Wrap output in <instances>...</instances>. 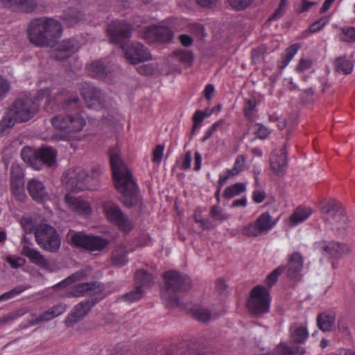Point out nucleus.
<instances>
[{"label":"nucleus","instance_id":"1","mask_svg":"<svg viewBox=\"0 0 355 355\" xmlns=\"http://www.w3.org/2000/svg\"><path fill=\"white\" fill-rule=\"evenodd\" d=\"M62 32V27L60 21L46 17L35 18L27 27V36L30 42L39 47L53 46Z\"/></svg>","mask_w":355,"mask_h":355},{"label":"nucleus","instance_id":"2","mask_svg":"<svg viewBox=\"0 0 355 355\" xmlns=\"http://www.w3.org/2000/svg\"><path fill=\"white\" fill-rule=\"evenodd\" d=\"M110 164L115 187L123 194L122 201L126 207H132L139 196L131 172L121 157H110Z\"/></svg>","mask_w":355,"mask_h":355},{"label":"nucleus","instance_id":"3","mask_svg":"<svg viewBox=\"0 0 355 355\" xmlns=\"http://www.w3.org/2000/svg\"><path fill=\"white\" fill-rule=\"evenodd\" d=\"M40 105L35 100L28 97L18 98L6 108L0 121V132L14 126L15 123H25L32 119L39 112Z\"/></svg>","mask_w":355,"mask_h":355},{"label":"nucleus","instance_id":"4","mask_svg":"<svg viewBox=\"0 0 355 355\" xmlns=\"http://www.w3.org/2000/svg\"><path fill=\"white\" fill-rule=\"evenodd\" d=\"M165 289L162 291V296L168 305L174 306L179 305L177 295L178 291H186L191 286V280L189 277L182 276L177 271H168L164 273Z\"/></svg>","mask_w":355,"mask_h":355},{"label":"nucleus","instance_id":"5","mask_svg":"<svg viewBox=\"0 0 355 355\" xmlns=\"http://www.w3.org/2000/svg\"><path fill=\"white\" fill-rule=\"evenodd\" d=\"M71 242L77 247L89 252H100L105 249L109 241L100 236L86 234L84 232H71L68 234Z\"/></svg>","mask_w":355,"mask_h":355},{"label":"nucleus","instance_id":"6","mask_svg":"<svg viewBox=\"0 0 355 355\" xmlns=\"http://www.w3.org/2000/svg\"><path fill=\"white\" fill-rule=\"evenodd\" d=\"M35 240L44 250L55 252L61 245L60 237L55 229L47 224H41L35 228Z\"/></svg>","mask_w":355,"mask_h":355},{"label":"nucleus","instance_id":"7","mask_svg":"<svg viewBox=\"0 0 355 355\" xmlns=\"http://www.w3.org/2000/svg\"><path fill=\"white\" fill-rule=\"evenodd\" d=\"M270 301L268 291L264 286L258 285L250 291L247 306L252 314L259 315L269 311Z\"/></svg>","mask_w":355,"mask_h":355},{"label":"nucleus","instance_id":"8","mask_svg":"<svg viewBox=\"0 0 355 355\" xmlns=\"http://www.w3.org/2000/svg\"><path fill=\"white\" fill-rule=\"evenodd\" d=\"M103 210L107 221L116 225L122 231L128 232L132 229V222L123 214L120 207L114 202L106 201L103 202Z\"/></svg>","mask_w":355,"mask_h":355},{"label":"nucleus","instance_id":"9","mask_svg":"<svg viewBox=\"0 0 355 355\" xmlns=\"http://www.w3.org/2000/svg\"><path fill=\"white\" fill-rule=\"evenodd\" d=\"M132 26L124 21H114L107 26V32L110 42L119 44L123 48L131 37Z\"/></svg>","mask_w":355,"mask_h":355},{"label":"nucleus","instance_id":"10","mask_svg":"<svg viewBox=\"0 0 355 355\" xmlns=\"http://www.w3.org/2000/svg\"><path fill=\"white\" fill-rule=\"evenodd\" d=\"M51 123L55 128L67 133L78 132L82 130L86 124L85 120L79 114L56 115L51 119Z\"/></svg>","mask_w":355,"mask_h":355},{"label":"nucleus","instance_id":"11","mask_svg":"<svg viewBox=\"0 0 355 355\" xmlns=\"http://www.w3.org/2000/svg\"><path fill=\"white\" fill-rule=\"evenodd\" d=\"M327 223L334 231H343L348 227V218L345 211L328 202L322 208Z\"/></svg>","mask_w":355,"mask_h":355},{"label":"nucleus","instance_id":"12","mask_svg":"<svg viewBox=\"0 0 355 355\" xmlns=\"http://www.w3.org/2000/svg\"><path fill=\"white\" fill-rule=\"evenodd\" d=\"M84 178H85V171L83 168H71L62 174L61 182L67 189L80 191L85 189Z\"/></svg>","mask_w":355,"mask_h":355},{"label":"nucleus","instance_id":"13","mask_svg":"<svg viewBox=\"0 0 355 355\" xmlns=\"http://www.w3.org/2000/svg\"><path fill=\"white\" fill-rule=\"evenodd\" d=\"M121 49L126 60L132 64H137L152 59L148 49L139 42H128Z\"/></svg>","mask_w":355,"mask_h":355},{"label":"nucleus","instance_id":"14","mask_svg":"<svg viewBox=\"0 0 355 355\" xmlns=\"http://www.w3.org/2000/svg\"><path fill=\"white\" fill-rule=\"evenodd\" d=\"M142 37L148 43L164 44L172 40L173 33L166 26H149L142 33Z\"/></svg>","mask_w":355,"mask_h":355},{"label":"nucleus","instance_id":"15","mask_svg":"<svg viewBox=\"0 0 355 355\" xmlns=\"http://www.w3.org/2000/svg\"><path fill=\"white\" fill-rule=\"evenodd\" d=\"M80 99L78 96L67 97L63 92L56 94L50 98L46 109L48 112H53L60 109H74L77 107Z\"/></svg>","mask_w":355,"mask_h":355},{"label":"nucleus","instance_id":"16","mask_svg":"<svg viewBox=\"0 0 355 355\" xmlns=\"http://www.w3.org/2000/svg\"><path fill=\"white\" fill-rule=\"evenodd\" d=\"M64 202L69 209L81 216H89L92 213V208L89 202L80 197H75L71 194H66Z\"/></svg>","mask_w":355,"mask_h":355},{"label":"nucleus","instance_id":"17","mask_svg":"<svg viewBox=\"0 0 355 355\" xmlns=\"http://www.w3.org/2000/svg\"><path fill=\"white\" fill-rule=\"evenodd\" d=\"M81 94L88 107L103 106L105 102L104 96L98 88L89 84H85L81 87Z\"/></svg>","mask_w":355,"mask_h":355},{"label":"nucleus","instance_id":"18","mask_svg":"<svg viewBox=\"0 0 355 355\" xmlns=\"http://www.w3.org/2000/svg\"><path fill=\"white\" fill-rule=\"evenodd\" d=\"M78 49V44L75 39L64 40L58 44L53 57L55 60L63 61L73 54Z\"/></svg>","mask_w":355,"mask_h":355},{"label":"nucleus","instance_id":"19","mask_svg":"<svg viewBox=\"0 0 355 355\" xmlns=\"http://www.w3.org/2000/svg\"><path fill=\"white\" fill-rule=\"evenodd\" d=\"M33 243L26 236H24L21 241V254L28 257L33 263L40 266H45L47 261L41 253L33 247Z\"/></svg>","mask_w":355,"mask_h":355},{"label":"nucleus","instance_id":"20","mask_svg":"<svg viewBox=\"0 0 355 355\" xmlns=\"http://www.w3.org/2000/svg\"><path fill=\"white\" fill-rule=\"evenodd\" d=\"M12 189L15 197L19 201H24L26 198L24 191V181L22 178L21 168L13 164L12 166Z\"/></svg>","mask_w":355,"mask_h":355},{"label":"nucleus","instance_id":"21","mask_svg":"<svg viewBox=\"0 0 355 355\" xmlns=\"http://www.w3.org/2000/svg\"><path fill=\"white\" fill-rule=\"evenodd\" d=\"M101 291V286L97 283L78 284L67 289V297H80L85 295L97 294Z\"/></svg>","mask_w":355,"mask_h":355},{"label":"nucleus","instance_id":"22","mask_svg":"<svg viewBox=\"0 0 355 355\" xmlns=\"http://www.w3.org/2000/svg\"><path fill=\"white\" fill-rule=\"evenodd\" d=\"M27 189L32 198L37 202H43L50 199L45 186L39 180H30L27 184Z\"/></svg>","mask_w":355,"mask_h":355},{"label":"nucleus","instance_id":"23","mask_svg":"<svg viewBox=\"0 0 355 355\" xmlns=\"http://www.w3.org/2000/svg\"><path fill=\"white\" fill-rule=\"evenodd\" d=\"M2 3L8 9L24 13L33 12L37 6L35 0H2Z\"/></svg>","mask_w":355,"mask_h":355},{"label":"nucleus","instance_id":"24","mask_svg":"<svg viewBox=\"0 0 355 355\" xmlns=\"http://www.w3.org/2000/svg\"><path fill=\"white\" fill-rule=\"evenodd\" d=\"M67 309L64 304H58L40 315L34 314L31 318V324H35L43 321L51 320L62 315Z\"/></svg>","mask_w":355,"mask_h":355},{"label":"nucleus","instance_id":"25","mask_svg":"<svg viewBox=\"0 0 355 355\" xmlns=\"http://www.w3.org/2000/svg\"><path fill=\"white\" fill-rule=\"evenodd\" d=\"M93 303L90 300H85L78 304L73 311L69 314L66 323L71 326L83 318L90 311Z\"/></svg>","mask_w":355,"mask_h":355},{"label":"nucleus","instance_id":"26","mask_svg":"<svg viewBox=\"0 0 355 355\" xmlns=\"http://www.w3.org/2000/svg\"><path fill=\"white\" fill-rule=\"evenodd\" d=\"M312 214V209L309 207L299 206L288 218V225L294 227L305 222Z\"/></svg>","mask_w":355,"mask_h":355},{"label":"nucleus","instance_id":"27","mask_svg":"<svg viewBox=\"0 0 355 355\" xmlns=\"http://www.w3.org/2000/svg\"><path fill=\"white\" fill-rule=\"evenodd\" d=\"M322 248L332 257H341L347 254L349 251L347 245L336 241H323Z\"/></svg>","mask_w":355,"mask_h":355},{"label":"nucleus","instance_id":"28","mask_svg":"<svg viewBox=\"0 0 355 355\" xmlns=\"http://www.w3.org/2000/svg\"><path fill=\"white\" fill-rule=\"evenodd\" d=\"M103 170L100 166H94L89 172L85 171L84 183L85 189L96 190L101 186V175Z\"/></svg>","mask_w":355,"mask_h":355},{"label":"nucleus","instance_id":"29","mask_svg":"<svg viewBox=\"0 0 355 355\" xmlns=\"http://www.w3.org/2000/svg\"><path fill=\"white\" fill-rule=\"evenodd\" d=\"M24 162L35 170H40L44 165L53 167L56 165L55 157H22Z\"/></svg>","mask_w":355,"mask_h":355},{"label":"nucleus","instance_id":"30","mask_svg":"<svg viewBox=\"0 0 355 355\" xmlns=\"http://www.w3.org/2000/svg\"><path fill=\"white\" fill-rule=\"evenodd\" d=\"M303 268V259L299 252L293 253L288 259L287 275L291 278L297 277Z\"/></svg>","mask_w":355,"mask_h":355},{"label":"nucleus","instance_id":"31","mask_svg":"<svg viewBox=\"0 0 355 355\" xmlns=\"http://www.w3.org/2000/svg\"><path fill=\"white\" fill-rule=\"evenodd\" d=\"M86 70L90 76L98 79L105 78L110 73L107 66L102 60L92 62L87 65Z\"/></svg>","mask_w":355,"mask_h":355},{"label":"nucleus","instance_id":"32","mask_svg":"<svg viewBox=\"0 0 355 355\" xmlns=\"http://www.w3.org/2000/svg\"><path fill=\"white\" fill-rule=\"evenodd\" d=\"M133 251V249H128L125 245H118L112 253V261L113 265L121 267L128 263L127 255L129 252Z\"/></svg>","mask_w":355,"mask_h":355},{"label":"nucleus","instance_id":"33","mask_svg":"<svg viewBox=\"0 0 355 355\" xmlns=\"http://www.w3.org/2000/svg\"><path fill=\"white\" fill-rule=\"evenodd\" d=\"M287 165L286 157H270V170L274 175H283L286 173Z\"/></svg>","mask_w":355,"mask_h":355},{"label":"nucleus","instance_id":"34","mask_svg":"<svg viewBox=\"0 0 355 355\" xmlns=\"http://www.w3.org/2000/svg\"><path fill=\"white\" fill-rule=\"evenodd\" d=\"M56 153L55 150L47 146H42L37 149L26 146L20 150V155H56Z\"/></svg>","mask_w":355,"mask_h":355},{"label":"nucleus","instance_id":"35","mask_svg":"<svg viewBox=\"0 0 355 355\" xmlns=\"http://www.w3.org/2000/svg\"><path fill=\"white\" fill-rule=\"evenodd\" d=\"M241 232L243 236L250 238H255L265 234L257 219L254 221L243 225Z\"/></svg>","mask_w":355,"mask_h":355},{"label":"nucleus","instance_id":"36","mask_svg":"<svg viewBox=\"0 0 355 355\" xmlns=\"http://www.w3.org/2000/svg\"><path fill=\"white\" fill-rule=\"evenodd\" d=\"M241 232L243 236L250 238H255L265 234L257 219L254 221L243 225Z\"/></svg>","mask_w":355,"mask_h":355},{"label":"nucleus","instance_id":"37","mask_svg":"<svg viewBox=\"0 0 355 355\" xmlns=\"http://www.w3.org/2000/svg\"><path fill=\"white\" fill-rule=\"evenodd\" d=\"M257 220L266 234L277 225L279 218L273 219L269 212H264L257 217Z\"/></svg>","mask_w":355,"mask_h":355},{"label":"nucleus","instance_id":"38","mask_svg":"<svg viewBox=\"0 0 355 355\" xmlns=\"http://www.w3.org/2000/svg\"><path fill=\"white\" fill-rule=\"evenodd\" d=\"M334 65L338 73L344 75L350 74L354 68V64L347 60L345 56L337 58L334 60Z\"/></svg>","mask_w":355,"mask_h":355},{"label":"nucleus","instance_id":"39","mask_svg":"<svg viewBox=\"0 0 355 355\" xmlns=\"http://www.w3.org/2000/svg\"><path fill=\"white\" fill-rule=\"evenodd\" d=\"M173 57L185 67L192 65L194 55L192 51L186 49H176L173 52Z\"/></svg>","mask_w":355,"mask_h":355},{"label":"nucleus","instance_id":"40","mask_svg":"<svg viewBox=\"0 0 355 355\" xmlns=\"http://www.w3.org/2000/svg\"><path fill=\"white\" fill-rule=\"evenodd\" d=\"M291 339L295 343H303L309 336L306 327L293 325L291 327Z\"/></svg>","mask_w":355,"mask_h":355},{"label":"nucleus","instance_id":"41","mask_svg":"<svg viewBox=\"0 0 355 355\" xmlns=\"http://www.w3.org/2000/svg\"><path fill=\"white\" fill-rule=\"evenodd\" d=\"M335 318L331 314L323 313L318 318V324L319 328L323 331H328L332 329Z\"/></svg>","mask_w":355,"mask_h":355},{"label":"nucleus","instance_id":"42","mask_svg":"<svg viewBox=\"0 0 355 355\" xmlns=\"http://www.w3.org/2000/svg\"><path fill=\"white\" fill-rule=\"evenodd\" d=\"M245 189V184L244 183L239 182L227 187L224 191L223 195L226 198L230 199L234 196L244 192Z\"/></svg>","mask_w":355,"mask_h":355},{"label":"nucleus","instance_id":"43","mask_svg":"<svg viewBox=\"0 0 355 355\" xmlns=\"http://www.w3.org/2000/svg\"><path fill=\"white\" fill-rule=\"evenodd\" d=\"M340 40L347 43H355V27L345 26L340 28Z\"/></svg>","mask_w":355,"mask_h":355},{"label":"nucleus","instance_id":"44","mask_svg":"<svg viewBox=\"0 0 355 355\" xmlns=\"http://www.w3.org/2000/svg\"><path fill=\"white\" fill-rule=\"evenodd\" d=\"M86 275H87V273L84 270H79V271L73 273L71 276L68 277L64 280L62 281L61 282L57 284L55 286V288L68 286L69 285H70L71 284H73L75 282H77L80 280L83 279Z\"/></svg>","mask_w":355,"mask_h":355},{"label":"nucleus","instance_id":"45","mask_svg":"<svg viewBox=\"0 0 355 355\" xmlns=\"http://www.w3.org/2000/svg\"><path fill=\"white\" fill-rule=\"evenodd\" d=\"M135 279L137 286H140L142 288L144 286H147L150 284L153 278L152 275L149 273H147L144 270H137L135 274Z\"/></svg>","mask_w":355,"mask_h":355},{"label":"nucleus","instance_id":"46","mask_svg":"<svg viewBox=\"0 0 355 355\" xmlns=\"http://www.w3.org/2000/svg\"><path fill=\"white\" fill-rule=\"evenodd\" d=\"M300 45L298 44H294L286 49V55L283 58L282 61L281 68H284L293 59V56L296 54L297 51L300 49Z\"/></svg>","mask_w":355,"mask_h":355},{"label":"nucleus","instance_id":"47","mask_svg":"<svg viewBox=\"0 0 355 355\" xmlns=\"http://www.w3.org/2000/svg\"><path fill=\"white\" fill-rule=\"evenodd\" d=\"M300 45L298 44H294L286 49V55L283 58L282 61L281 68H284L293 59V56L296 54L297 51L300 49Z\"/></svg>","mask_w":355,"mask_h":355},{"label":"nucleus","instance_id":"48","mask_svg":"<svg viewBox=\"0 0 355 355\" xmlns=\"http://www.w3.org/2000/svg\"><path fill=\"white\" fill-rule=\"evenodd\" d=\"M254 0H227L230 7L236 11H243L248 8Z\"/></svg>","mask_w":355,"mask_h":355},{"label":"nucleus","instance_id":"49","mask_svg":"<svg viewBox=\"0 0 355 355\" xmlns=\"http://www.w3.org/2000/svg\"><path fill=\"white\" fill-rule=\"evenodd\" d=\"M144 290L141 288L140 286H137L135 291L127 293L126 295L123 296V298L125 301L128 302H134L137 300H139L143 297Z\"/></svg>","mask_w":355,"mask_h":355},{"label":"nucleus","instance_id":"50","mask_svg":"<svg viewBox=\"0 0 355 355\" xmlns=\"http://www.w3.org/2000/svg\"><path fill=\"white\" fill-rule=\"evenodd\" d=\"M193 315L200 322H207L211 318L209 311L203 308H196L193 311Z\"/></svg>","mask_w":355,"mask_h":355},{"label":"nucleus","instance_id":"51","mask_svg":"<svg viewBox=\"0 0 355 355\" xmlns=\"http://www.w3.org/2000/svg\"><path fill=\"white\" fill-rule=\"evenodd\" d=\"M209 114L207 112L202 110H196L193 116V125L191 129V132L193 133L195 130L198 128L205 116H209Z\"/></svg>","mask_w":355,"mask_h":355},{"label":"nucleus","instance_id":"52","mask_svg":"<svg viewBox=\"0 0 355 355\" xmlns=\"http://www.w3.org/2000/svg\"><path fill=\"white\" fill-rule=\"evenodd\" d=\"M194 220L196 223L200 225V227L203 230H210L214 227L211 221L208 219H205L202 217L200 211L196 210L193 215Z\"/></svg>","mask_w":355,"mask_h":355},{"label":"nucleus","instance_id":"53","mask_svg":"<svg viewBox=\"0 0 355 355\" xmlns=\"http://www.w3.org/2000/svg\"><path fill=\"white\" fill-rule=\"evenodd\" d=\"M10 90V82L2 76H0V101L7 96Z\"/></svg>","mask_w":355,"mask_h":355},{"label":"nucleus","instance_id":"54","mask_svg":"<svg viewBox=\"0 0 355 355\" xmlns=\"http://www.w3.org/2000/svg\"><path fill=\"white\" fill-rule=\"evenodd\" d=\"M210 215L214 220L224 221L230 218V216L217 207H212Z\"/></svg>","mask_w":355,"mask_h":355},{"label":"nucleus","instance_id":"55","mask_svg":"<svg viewBox=\"0 0 355 355\" xmlns=\"http://www.w3.org/2000/svg\"><path fill=\"white\" fill-rule=\"evenodd\" d=\"M284 270L285 267L283 266H280L277 268L267 277L266 283L270 286H272L277 282L278 277L283 272Z\"/></svg>","mask_w":355,"mask_h":355},{"label":"nucleus","instance_id":"56","mask_svg":"<svg viewBox=\"0 0 355 355\" xmlns=\"http://www.w3.org/2000/svg\"><path fill=\"white\" fill-rule=\"evenodd\" d=\"M23 291H24V288L21 286L16 287L11 291L6 292L0 296V301L7 300L15 297L17 295L20 294Z\"/></svg>","mask_w":355,"mask_h":355},{"label":"nucleus","instance_id":"57","mask_svg":"<svg viewBox=\"0 0 355 355\" xmlns=\"http://www.w3.org/2000/svg\"><path fill=\"white\" fill-rule=\"evenodd\" d=\"M246 168L244 157H237L232 170L234 174H239Z\"/></svg>","mask_w":355,"mask_h":355},{"label":"nucleus","instance_id":"58","mask_svg":"<svg viewBox=\"0 0 355 355\" xmlns=\"http://www.w3.org/2000/svg\"><path fill=\"white\" fill-rule=\"evenodd\" d=\"M237 175V174L234 173V171L227 169L223 173L220 175L219 180H218V186L222 187L224 184H226L227 181L231 178Z\"/></svg>","mask_w":355,"mask_h":355},{"label":"nucleus","instance_id":"59","mask_svg":"<svg viewBox=\"0 0 355 355\" xmlns=\"http://www.w3.org/2000/svg\"><path fill=\"white\" fill-rule=\"evenodd\" d=\"M257 102L254 97L245 100L244 106V113L246 116H250L252 112L255 108Z\"/></svg>","mask_w":355,"mask_h":355},{"label":"nucleus","instance_id":"60","mask_svg":"<svg viewBox=\"0 0 355 355\" xmlns=\"http://www.w3.org/2000/svg\"><path fill=\"white\" fill-rule=\"evenodd\" d=\"M20 224L26 233H31L34 230V224L31 218H23L20 220Z\"/></svg>","mask_w":355,"mask_h":355},{"label":"nucleus","instance_id":"61","mask_svg":"<svg viewBox=\"0 0 355 355\" xmlns=\"http://www.w3.org/2000/svg\"><path fill=\"white\" fill-rule=\"evenodd\" d=\"M276 355H293V352L286 344L279 345L275 349Z\"/></svg>","mask_w":355,"mask_h":355},{"label":"nucleus","instance_id":"62","mask_svg":"<svg viewBox=\"0 0 355 355\" xmlns=\"http://www.w3.org/2000/svg\"><path fill=\"white\" fill-rule=\"evenodd\" d=\"M313 90L311 88L304 89L302 94V101L304 103H310L313 101Z\"/></svg>","mask_w":355,"mask_h":355},{"label":"nucleus","instance_id":"63","mask_svg":"<svg viewBox=\"0 0 355 355\" xmlns=\"http://www.w3.org/2000/svg\"><path fill=\"white\" fill-rule=\"evenodd\" d=\"M21 143L19 141H13L8 147L5 148L6 154H15L20 148Z\"/></svg>","mask_w":355,"mask_h":355},{"label":"nucleus","instance_id":"64","mask_svg":"<svg viewBox=\"0 0 355 355\" xmlns=\"http://www.w3.org/2000/svg\"><path fill=\"white\" fill-rule=\"evenodd\" d=\"M325 24L326 21L324 20V18H321L310 25L309 31L311 33H315L320 31L325 25Z\"/></svg>","mask_w":355,"mask_h":355}]
</instances>
